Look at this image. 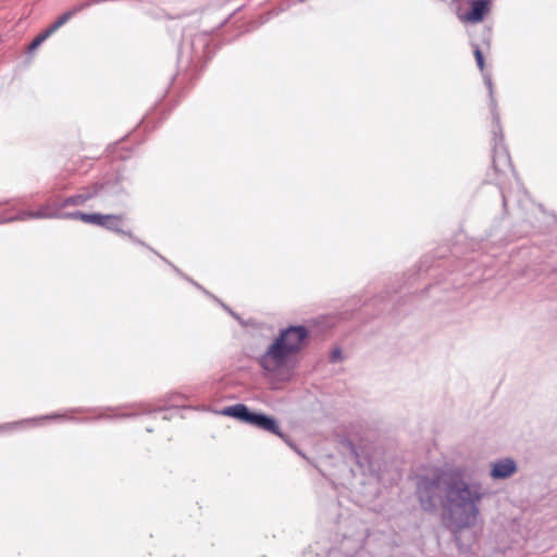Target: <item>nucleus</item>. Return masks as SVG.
I'll list each match as a JSON object with an SVG mask.
<instances>
[{
	"label": "nucleus",
	"mask_w": 557,
	"mask_h": 557,
	"mask_svg": "<svg viewBox=\"0 0 557 557\" xmlns=\"http://www.w3.org/2000/svg\"><path fill=\"white\" fill-rule=\"evenodd\" d=\"M33 214H34V211H22L16 216L10 218V219H8L5 221L7 222H11V221H26V220H29V219H34Z\"/></svg>",
	"instance_id": "14"
},
{
	"label": "nucleus",
	"mask_w": 557,
	"mask_h": 557,
	"mask_svg": "<svg viewBox=\"0 0 557 557\" xmlns=\"http://www.w3.org/2000/svg\"><path fill=\"white\" fill-rule=\"evenodd\" d=\"M41 44H42V38H39V36H37V37L32 41V44L29 45V50H35V49H36V48H38Z\"/></svg>",
	"instance_id": "20"
},
{
	"label": "nucleus",
	"mask_w": 557,
	"mask_h": 557,
	"mask_svg": "<svg viewBox=\"0 0 557 557\" xmlns=\"http://www.w3.org/2000/svg\"><path fill=\"white\" fill-rule=\"evenodd\" d=\"M58 29L54 28V25L51 24L42 34L39 35V38H42V42L50 37Z\"/></svg>",
	"instance_id": "17"
},
{
	"label": "nucleus",
	"mask_w": 557,
	"mask_h": 557,
	"mask_svg": "<svg viewBox=\"0 0 557 557\" xmlns=\"http://www.w3.org/2000/svg\"><path fill=\"white\" fill-rule=\"evenodd\" d=\"M516 471V461L511 458H505L492 463L490 474L495 480H504L510 478Z\"/></svg>",
	"instance_id": "4"
},
{
	"label": "nucleus",
	"mask_w": 557,
	"mask_h": 557,
	"mask_svg": "<svg viewBox=\"0 0 557 557\" xmlns=\"http://www.w3.org/2000/svg\"><path fill=\"white\" fill-rule=\"evenodd\" d=\"M58 29L54 28V25L51 24L42 34L39 35V38H42V42L50 37Z\"/></svg>",
	"instance_id": "19"
},
{
	"label": "nucleus",
	"mask_w": 557,
	"mask_h": 557,
	"mask_svg": "<svg viewBox=\"0 0 557 557\" xmlns=\"http://www.w3.org/2000/svg\"><path fill=\"white\" fill-rule=\"evenodd\" d=\"M51 418H57V416H51ZM45 419H50V416H46Z\"/></svg>",
	"instance_id": "25"
},
{
	"label": "nucleus",
	"mask_w": 557,
	"mask_h": 557,
	"mask_svg": "<svg viewBox=\"0 0 557 557\" xmlns=\"http://www.w3.org/2000/svg\"><path fill=\"white\" fill-rule=\"evenodd\" d=\"M339 356H341V351L339 350H334L332 352V360L336 361L339 358Z\"/></svg>",
	"instance_id": "21"
},
{
	"label": "nucleus",
	"mask_w": 557,
	"mask_h": 557,
	"mask_svg": "<svg viewBox=\"0 0 557 557\" xmlns=\"http://www.w3.org/2000/svg\"><path fill=\"white\" fill-rule=\"evenodd\" d=\"M226 311H228V313H231V315H234V312H232V310H230V308H226Z\"/></svg>",
	"instance_id": "22"
},
{
	"label": "nucleus",
	"mask_w": 557,
	"mask_h": 557,
	"mask_svg": "<svg viewBox=\"0 0 557 557\" xmlns=\"http://www.w3.org/2000/svg\"><path fill=\"white\" fill-rule=\"evenodd\" d=\"M98 194V186L89 187L81 194L75 196L67 197L62 202H60L61 209L67 206H82L89 199L94 198Z\"/></svg>",
	"instance_id": "6"
},
{
	"label": "nucleus",
	"mask_w": 557,
	"mask_h": 557,
	"mask_svg": "<svg viewBox=\"0 0 557 557\" xmlns=\"http://www.w3.org/2000/svg\"><path fill=\"white\" fill-rule=\"evenodd\" d=\"M493 166L496 172H505L507 169H511L510 157L505 149H500L495 146Z\"/></svg>",
	"instance_id": "8"
},
{
	"label": "nucleus",
	"mask_w": 557,
	"mask_h": 557,
	"mask_svg": "<svg viewBox=\"0 0 557 557\" xmlns=\"http://www.w3.org/2000/svg\"><path fill=\"white\" fill-rule=\"evenodd\" d=\"M308 336L305 326H289L269 345L258 358V363L264 376L272 382H288L293 376L292 359L297 355Z\"/></svg>",
	"instance_id": "2"
},
{
	"label": "nucleus",
	"mask_w": 557,
	"mask_h": 557,
	"mask_svg": "<svg viewBox=\"0 0 557 557\" xmlns=\"http://www.w3.org/2000/svg\"><path fill=\"white\" fill-rule=\"evenodd\" d=\"M58 29L54 28V25L51 24L42 34L39 35V38H42V42L50 37Z\"/></svg>",
	"instance_id": "18"
},
{
	"label": "nucleus",
	"mask_w": 557,
	"mask_h": 557,
	"mask_svg": "<svg viewBox=\"0 0 557 557\" xmlns=\"http://www.w3.org/2000/svg\"><path fill=\"white\" fill-rule=\"evenodd\" d=\"M88 3H83L79 5L74 7L73 9L64 12L61 14L52 24L54 25V28L59 29L64 24H66L76 13L82 11L84 8H86Z\"/></svg>",
	"instance_id": "11"
},
{
	"label": "nucleus",
	"mask_w": 557,
	"mask_h": 557,
	"mask_svg": "<svg viewBox=\"0 0 557 557\" xmlns=\"http://www.w3.org/2000/svg\"><path fill=\"white\" fill-rule=\"evenodd\" d=\"M82 214H83V212H81V211L67 212V213L60 211V215L57 219L81 220Z\"/></svg>",
	"instance_id": "16"
},
{
	"label": "nucleus",
	"mask_w": 557,
	"mask_h": 557,
	"mask_svg": "<svg viewBox=\"0 0 557 557\" xmlns=\"http://www.w3.org/2000/svg\"><path fill=\"white\" fill-rule=\"evenodd\" d=\"M223 413L226 416H230V417H234V418H236L240 421H244L246 423H249L252 412L248 409L247 406H245L243 404H237V405L230 406V407L225 408Z\"/></svg>",
	"instance_id": "9"
},
{
	"label": "nucleus",
	"mask_w": 557,
	"mask_h": 557,
	"mask_svg": "<svg viewBox=\"0 0 557 557\" xmlns=\"http://www.w3.org/2000/svg\"><path fill=\"white\" fill-rule=\"evenodd\" d=\"M416 493L423 510L434 512L441 505L449 521L458 529L475 524L480 504L487 495L480 482H467L450 472L420 476Z\"/></svg>",
	"instance_id": "1"
},
{
	"label": "nucleus",
	"mask_w": 557,
	"mask_h": 557,
	"mask_svg": "<svg viewBox=\"0 0 557 557\" xmlns=\"http://www.w3.org/2000/svg\"><path fill=\"white\" fill-rule=\"evenodd\" d=\"M103 220H101V227H104L109 231H112V232H115V233H119V234H124L131 238H133V235L131 232H124L122 228H121V223H122V215H115V214H103L102 215Z\"/></svg>",
	"instance_id": "7"
},
{
	"label": "nucleus",
	"mask_w": 557,
	"mask_h": 557,
	"mask_svg": "<svg viewBox=\"0 0 557 557\" xmlns=\"http://www.w3.org/2000/svg\"><path fill=\"white\" fill-rule=\"evenodd\" d=\"M226 311H228V313H231V315H234V312H232V310H230V308H226Z\"/></svg>",
	"instance_id": "23"
},
{
	"label": "nucleus",
	"mask_w": 557,
	"mask_h": 557,
	"mask_svg": "<svg viewBox=\"0 0 557 557\" xmlns=\"http://www.w3.org/2000/svg\"><path fill=\"white\" fill-rule=\"evenodd\" d=\"M8 426H9V424L8 425H0V429L8 428Z\"/></svg>",
	"instance_id": "26"
},
{
	"label": "nucleus",
	"mask_w": 557,
	"mask_h": 557,
	"mask_svg": "<svg viewBox=\"0 0 557 557\" xmlns=\"http://www.w3.org/2000/svg\"><path fill=\"white\" fill-rule=\"evenodd\" d=\"M484 82L488 89V94H490V98H491V109H492L494 119L496 120V122H498V115L495 112L496 102H495V98H494L493 82H492L490 74H484Z\"/></svg>",
	"instance_id": "12"
},
{
	"label": "nucleus",
	"mask_w": 557,
	"mask_h": 557,
	"mask_svg": "<svg viewBox=\"0 0 557 557\" xmlns=\"http://www.w3.org/2000/svg\"><path fill=\"white\" fill-rule=\"evenodd\" d=\"M102 215L103 214H100V213H84L83 212V214L81 215V221L100 226L101 220H103Z\"/></svg>",
	"instance_id": "13"
},
{
	"label": "nucleus",
	"mask_w": 557,
	"mask_h": 557,
	"mask_svg": "<svg viewBox=\"0 0 557 557\" xmlns=\"http://www.w3.org/2000/svg\"><path fill=\"white\" fill-rule=\"evenodd\" d=\"M474 57H475V61H476V64H478L479 69L481 71H483V69H484V58H483L482 51L480 50V48L478 46H474Z\"/></svg>",
	"instance_id": "15"
},
{
	"label": "nucleus",
	"mask_w": 557,
	"mask_h": 557,
	"mask_svg": "<svg viewBox=\"0 0 557 557\" xmlns=\"http://www.w3.org/2000/svg\"><path fill=\"white\" fill-rule=\"evenodd\" d=\"M249 424L281 436L276 420L263 413L252 412Z\"/></svg>",
	"instance_id": "5"
},
{
	"label": "nucleus",
	"mask_w": 557,
	"mask_h": 557,
	"mask_svg": "<svg viewBox=\"0 0 557 557\" xmlns=\"http://www.w3.org/2000/svg\"><path fill=\"white\" fill-rule=\"evenodd\" d=\"M60 203H46L34 211V219H57L60 215Z\"/></svg>",
	"instance_id": "10"
},
{
	"label": "nucleus",
	"mask_w": 557,
	"mask_h": 557,
	"mask_svg": "<svg viewBox=\"0 0 557 557\" xmlns=\"http://www.w3.org/2000/svg\"><path fill=\"white\" fill-rule=\"evenodd\" d=\"M226 311H228V313H231V315H234V312H232V310H230V308H226Z\"/></svg>",
	"instance_id": "24"
},
{
	"label": "nucleus",
	"mask_w": 557,
	"mask_h": 557,
	"mask_svg": "<svg viewBox=\"0 0 557 557\" xmlns=\"http://www.w3.org/2000/svg\"><path fill=\"white\" fill-rule=\"evenodd\" d=\"M471 10L465 14H459V20L463 23H480L490 12L491 0H471Z\"/></svg>",
	"instance_id": "3"
}]
</instances>
